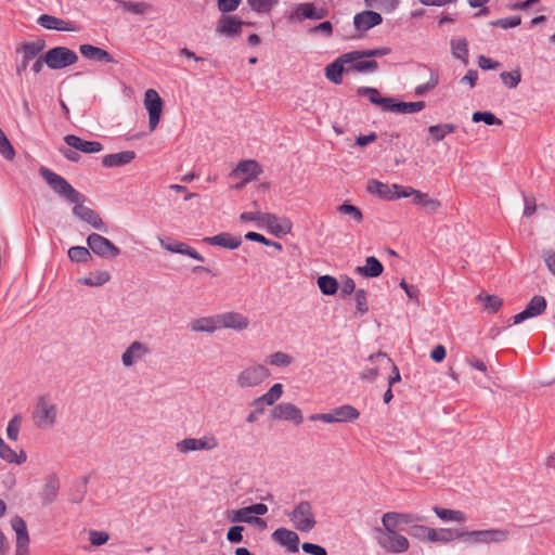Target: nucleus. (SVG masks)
<instances>
[{
    "label": "nucleus",
    "instance_id": "11",
    "mask_svg": "<svg viewBox=\"0 0 555 555\" xmlns=\"http://www.w3.org/2000/svg\"><path fill=\"white\" fill-rule=\"evenodd\" d=\"M144 106L149 113V127L154 131L160 120L164 101L154 89H149L144 94Z\"/></svg>",
    "mask_w": 555,
    "mask_h": 555
},
{
    "label": "nucleus",
    "instance_id": "4",
    "mask_svg": "<svg viewBox=\"0 0 555 555\" xmlns=\"http://www.w3.org/2000/svg\"><path fill=\"white\" fill-rule=\"evenodd\" d=\"M31 418L39 429H50L55 425L57 406L52 402L49 395H42L37 398L31 412Z\"/></svg>",
    "mask_w": 555,
    "mask_h": 555
},
{
    "label": "nucleus",
    "instance_id": "24",
    "mask_svg": "<svg viewBox=\"0 0 555 555\" xmlns=\"http://www.w3.org/2000/svg\"><path fill=\"white\" fill-rule=\"evenodd\" d=\"M383 23V16L372 10H365L360 13H357L353 17V25L354 28L364 33L369 29L378 26Z\"/></svg>",
    "mask_w": 555,
    "mask_h": 555
},
{
    "label": "nucleus",
    "instance_id": "3",
    "mask_svg": "<svg viewBox=\"0 0 555 555\" xmlns=\"http://www.w3.org/2000/svg\"><path fill=\"white\" fill-rule=\"evenodd\" d=\"M374 538L376 543L388 553L400 554L406 552L410 547L408 538L400 534L392 526L375 528Z\"/></svg>",
    "mask_w": 555,
    "mask_h": 555
},
{
    "label": "nucleus",
    "instance_id": "49",
    "mask_svg": "<svg viewBox=\"0 0 555 555\" xmlns=\"http://www.w3.org/2000/svg\"><path fill=\"white\" fill-rule=\"evenodd\" d=\"M472 120L474 122L482 121L488 126H493V125L501 126L503 124V121L500 118H498L493 113L488 112V111L475 112L472 116Z\"/></svg>",
    "mask_w": 555,
    "mask_h": 555
},
{
    "label": "nucleus",
    "instance_id": "53",
    "mask_svg": "<svg viewBox=\"0 0 555 555\" xmlns=\"http://www.w3.org/2000/svg\"><path fill=\"white\" fill-rule=\"evenodd\" d=\"M428 69L430 72L429 80L426 83L418 85L414 90V93L417 96L424 95L426 92L436 88V86L439 83L438 73L430 68H428Z\"/></svg>",
    "mask_w": 555,
    "mask_h": 555
},
{
    "label": "nucleus",
    "instance_id": "36",
    "mask_svg": "<svg viewBox=\"0 0 555 555\" xmlns=\"http://www.w3.org/2000/svg\"><path fill=\"white\" fill-rule=\"evenodd\" d=\"M383 271V263L374 256L367 257L364 266L356 268V272L364 278H377Z\"/></svg>",
    "mask_w": 555,
    "mask_h": 555
},
{
    "label": "nucleus",
    "instance_id": "47",
    "mask_svg": "<svg viewBox=\"0 0 555 555\" xmlns=\"http://www.w3.org/2000/svg\"><path fill=\"white\" fill-rule=\"evenodd\" d=\"M111 280L107 271H95L90 276L81 278L78 283L86 286H101Z\"/></svg>",
    "mask_w": 555,
    "mask_h": 555
},
{
    "label": "nucleus",
    "instance_id": "42",
    "mask_svg": "<svg viewBox=\"0 0 555 555\" xmlns=\"http://www.w3.org/2000/svg\"><path fill=\"white\" fill-rule=\"evenodd\" d=\"M317 284L320 292L325 296L335 295L339 288V284L336 278L328 274L319 276Z\"/></svg>",
    "mask_w": 555,
    "mask_h": 555
},
{
    "label": "nucleus",
    "instance_id": "44",
    "mask_svg": "<svg viewBox=\"0 0 555 555\" xmlns=\"http://www.w3.org/2000/svg\"><path fill=\"white\" fill-rule=\"evenodd\" d=\"M433 511L442 521L464 522L466 520L465 514L461 511L449 509L439 506H434Z\"/></svg>",
    "mask_w": 555,
    "mask_h": 555
},
{
    "label": "nucleus",
    "instance_id": "50",
    "mask_svg": "<svg viewBox=\"0 0 555 555\" xmlns=\"http://www.w3.org/2000/svg\"><path fill=\"white\" fill-rule=\"evenodd\" d=\"M500 78L508 89H515L521 81V72L519 68L512 72H502Z\"/></svg>",
    "mask_w": 555,
    "mask_h": 555
},
{
    "label": "nucleus",
    "instance_id": "46",
    "mask_svg": "<svg viewBox=\"0 0 555 555\" xmlns=\"http://www.w3.org/2000/svg\"><path fill=\"white\" fill-rule=\"evenodd\" d=\"M117 3L124 9L126 12H130L137 15H143L150 12L153 7L147 2H132L126 0H117Z\"/></svg>",
    "mask_w": 555,
    "mask_h": 555
},
{
    "label": "nucleus",
    "instance_id": "29",
    "mask_svg": "<svg viewBox=\"0 0 555 555\" xmlns=\"http://www.w3.org/2000/svg\"><path fill=\"white\" fill-rule=\"evenodd\" d=\"M37 23L50 30H59V31H76L77 27L70 23L66 22L60 17L49 15V14H42L38 17Z\"/></svg>",
    "mask_w": 555,
    "mask_h": 555
},
{
    "label": "nucleus",
    "instance_id": "59",
    "mask_svg": "<svg viewBox=\"0 0 555 555\" xmlns=\"http://www.w3.org/2000/svg\"><path fill=\"white\" fill-rule=\"evenodd\" d=\"M481 299V296H479ZM483 308L490 313H495L500 310L503 305V300L495 295H486L483 298Z\"/></svg>",
    "mask_w": 555,
    "mask_h": 555
},
{
    "label": "nucleus",
    "instance_id": "39",
    "mask_svg": "<svg viewBox=\"0 0 555 555\" xmlns=\"http://www.w3.org/2000/svg\"><path fill=\"white\" fill-rule=\"evenodd\" d=\"M456 539H459V529L451 528H431L428 535V541L430 542L448 543Z\"/></svg>",
    "mask_w": 555,
    "mask_h": 555
},
{
    "label": "nucleus",
    "instance_id": "63",
    "mask_svg": "<svg viewBox=\"0 0 555 555\" xmlns=\"http://www.w3.org/2000/svg\"><path fill=\"white\" fill-rule=\"evenodd\" d=\"M431 528L423 525H413L409 529V534L418 540H428Z\"/></svg>",
    "mask_w": 555,
    "mask_h": 555
},
{
    "label": "nucleus",
    "instance_id": "21",
    "mask_svg": "<svg viewBox=\"0 0 555 555\" xmlns=\"http://www.w3.org/2000/svg\"><path fill=\"white\" fill-rule=\"evenodd\" d=\"M159 244L165 250L169 253L185 255L201 262L205 261L204 256H202L195 248L189 246L183 242L175 241L171 238H159Z\"/></svg>",
    "mask_w": 555,
    "mask_h": 555
},
{
    "label": "nucleus",
    "instance_id": "52",
    "mask_svg": "<svg viewBox=\"0 0 555 555\" xmlns=\"http://www.w3.org/2000/svg\"><path fill=\"white\" fill-rule=\"evenodd\" d=\"M521 24L520 15H513L508 17H503L499 20L491 21L489 23L492 27H500L502 29L515 28Z\"/></svg>",
    "mask_w": 555,
    "mask_h": 555
},
{
    "label": "nucleus",
    "instance_id": "54",
    "mask_svg": "<svg viewBox=\"0 0 555 555\" xmlns=\"http://www.w3.org/2000/svg\"><path fill=\"white\" fill-rule=\"evenodd\" d=\"M427 195H428L427 193H423L412 186H403V185H402V190L400 192V198H406V197L413 196V203L417 206L423 205V202L425 201Z\"/></svg>",
    "mask_w": 555,
    "mask_h": 555
},
{
    "label": "nucleus",
    "instance_id": "23",
    "mask_svg": "<svg viewBox=\"0 0 555 555\" xmlns=\"http://www.w3.org/2000/svg\"><path fill=\"white\" fill-rule=\"evenodd\" d=\"M263 225L276 237H282L291 233L293 224L288 218H279L274 214H266Z\"/></svg>",
    "mask_w": 555,
    "mask_h": 555
},
{
    "label": "nucleus",
    "instance_id": "9",
    "mask_svg": "<svg viewBox=\"0 0 555 555\" xmlns=\"http://www.w3.org/2000/svg\"><path fill=\"white\" fill-rule=\"evenodd\" d=\"M218 440L212 435H206L202 438H184L176 443V449L180 453L192 451H211L218 447Z\"/></svg>",
    "mask_w": 555,
    "mask_h": 555
},
{
    "label": "nucleus",
    "instance_id": "25",
    "mask_svg": "<svg viewBox=\"0 0 555 555\" xmlns=\"http://www.w3.org/2000/svg\"><path fill=\"white\" fill-rule=\"evenodd\" d=\"M219 323L220 328H230L240 332L246 330L250 321L240 312L230 311L219 314Z\"/></svg>",
    "mask_w": 555,
    "mask_h": 555
},
{
    "label": "nucleus",
    "instance_id": "51",
    "mask_svg": "<svg viewBox=\"0 0 555 555\" xmlns=\"http://www.w3.org/2000/svg\"><path fill=\"white\" fill-rule=\"evenodd\" d=\"M364 1L367 7L379 9V10L384 11L385 13L393 12L400 3V0H364Z\"/></svg>",
    "mask_w": 555,
    "mask_h": 555
},
{
    "label": "nucleus",
    "instance_id": "6",
    "mask_svg": "<svg viewBox=\"0 0 555 555\" xmlns=\"http://www.w3.org/2000/svg\"><path fill=\"white\" fill-rule=\"evenodd\" d=\"M508 532L503 529H485V530H473L465 531L459 530V540L474 545V544H490L501 543L506 541Z\"/></svg>",
    "mask_w": 555,
    "mask_h": 555
},
{
    "label": "nucleus",
    "instance_id": "12",
    "mask_svg": "<svg viewBox=\"0 0 555 555\" xmlns=\"http://www.w3.org/2000/svg\"><path fill=\"white\" fill-rule=\"evenodd\" d=\"M245 24L247 23L236 15L222 14L216 24V33L228 38H236Z\"/></svg>",
    "mask_w": 555,
    "mask_h": 555
},
{
    "label": "nucleus",
    "instance_id": "1",
    "mask_svg": "<svg viewBox=\"0 0 555 555\" xmlns=\"http://www.w3.org/2000/svg\"><path fill=\"white\" fill-rule=\"evenodd\" d=\"M40 175L56 194L68 203L76 204L73 208V214L76 217L96 230L106 231V227L100 215L94 209L81 204V202L85 201V196L74 189L64 177L46 167L40 168Z\"/></svg>",
    "mask_w": 555,
    "mask_h": 555
},
{
    "label": "nucleus",
    "instance_id": "38",
    "mask_svg": "<svg viewBox=\"0 0 555 555\" xmlns=\"http://www.w3.org/2000/svg\"><path fill=\"white\" fill-rule=\"evenodd\" d=\"M453 57L460 60L465 66L468 64V42L465 38H453L450 41Z\"/></svg>",
    "mask_w": 555,
    "mask_h": 555
},
{
    "label": "nucleus",
    "instance_id": "18",
    "mask_svg": "<svg viewBox=\"0 0 555 555\" xmlns=\"http://www.w3.org/2000/svg\"><path fill=\"white\" fill-rule=\"evenodd\" d=\"M11 526L16 533L15 555H28L29 535L26 521L16 515L11 519Z\"/></svg>",
    "mask_w": 555,
    "mask_h": 555
},
{
    "label": "nucleus",
    "instance_id": "5",
    "mask_svg": "<svg viewBox=\"0 0 555 555\" xmlns=\"http://www.w3.org/2000/svg\"><path fill=\"white\" fill-rule=\"evenodd\" d=\"M287 516L299 532H310L317 526L313 508L309 501L298 502Z\"/></svg>",
    "mask_w": 555,
    "mask_h": 555
},
{
    "label": "nucleus",
    "instance_id": "48",
    "mask_svg": "<svg viewBox=\"0 0 555 555\" xmlns=\"http://www.w3.org/2000/svg\"><path fill=\"white\" fill-rule=\"evenodd\" d=\"M89 249V247L73 246L68 249L67 255L73 262L86 263L92 258Z\"/></svg>",
    "mask_w": 555,
    "mask_h": 555
},
{
    "label": "nucleus",
    "instance_id": "60",
    "mask_svg": "<svg viewBox=\"0 0 555 555\" xmlns=\"http://www.w3.org/2000/svg\"><path fill=\"white\" fill-rule=\"evenodd\" d=\"M0 154L8 160H12L15 156V151L7 138L5 133L0 129Z\"/></svg>",
    "mask_w": 555,
    "mask_h": 555
},
{
    "label": "nucleus",
    "instance_id": "57",
    "mask_svg": "<svg viewBox=\"0 0 555 555\" xmlns=\"http://www.w3.org/2000/svg\"><path fill=\"white\" fill-rule=\"evenodd\" d=\"M268 363L279 367L288 366L293 362V358L282 351H276L270 354L267 359Z\"/></svg>",
    "mask_w": 555,
    "mask_h": 555
},
{
    "label": "nucleus",
    "instance_id": "62",
    "mask_svg": "<svg viewBox=\"0 0 555 555\" xmlns=\"http://www.w3.org/2000/svg\"><path fill=\"white\" fill-rule=\"evenodd\" d=\"M333 24L330 21H324L320 23L319 25H315L309 29V34H322L326 38H330L333 35Z\"/></svg>",
    "mask_w": 555,
    "mask_h": 555
},
{
    "label": "nucleus",
    "instance_id": "34",
    "mask_svg": "<svg viewBox=\"0 0 555 555\" xmlns=\"http://www.w3.org/2000/svg\"><path fill=\"white\" fill-rule=\"evenodd\" d=\"M46 40L42 38H37L34 41H24L17 48L16 52L21 53L23 57L33 61L34 59H38L40 53L46 48Z\"/></svg>",
    "mask_w": 555,
    "mask_h": 555
},
{
    "label": "nucleus",
    "instance_id": "14",
    "mask_svg": "<svg viewBox=\"0 0 555 555\" xmlns=\"http://www.w3.org/2000/svg\"><path fill=\"white\" fill-rule=\"evenodd\" d=\"M364 50H352L345 53L346 56H351L354 60L347 62V74L349 73H375L378 69V63L374 60H366L367 57H358Z\"/></svg>",
    "mask_w": 555,
    "mask_h": 555
},
{
    "label": "nucleus",
    "instance_id": "45",
    "mask_svg": "<svg viewBox=\"0 0 555 555\" xmlns=\"http://www.w3.org/2000/svg\"><path fill=\"white\" fill-rule=\"evenodd\" d=\"M455 130L456 126L454 124H439L428 128L429 135L434 142L442 141L449 133H453Z\"/></svg>",
    "mask_w": 555,
    "mask_h": 555
},
{
    "label": "nucleus",
    "instance_id": "17",
    "mask_svg": "<svg viewBox=\"0 0 555 555\" xmlns=\"http://www.w3.org/2000/svg\"><path fill=\"white\" fill-rule=\"evenodd\" d=\"M546 299L543 296L535 295L521 312L513 317V323L519 324L528 319L541 315L546 310Z\"/></svg>",
    "mask_w": 555,
    "mask_h": 555
},
{
    "label": "nucleus",
    "instance_id": "22",
    "mask_svg": "<svg viewBox=\"0 0 555 555\" xmlns=\"http://www.w3.org/2000/svg\"><path fill=\"white\" fill-rule=\"evenodd\" d=\"M330 14V11L324 8H317L314 3L312 2H302L299 3L294 13L293 17H295L298 21L302 20H323Z\"/></svg>",
    "mask_w": 555,
    "mask_h": 555
},
{
    "label": "nucleus",
    "instance_id": "64",
    "mask_svg": "<svg viewBox=\"0 0 555 555\" xmlns=\"http://www.w3.org/2000/svg\"><path fill=\"white\" fill-rule=\"evenodd\" d=\"M542 258L550 272L555 276V250L544 249L542 251Z\"/></svg>",
    "mask_w": 555,
    "mask_h": 555
},
{
    "label": "nucleus",
    "instance_id": "26",
    "mask_svg": "<svg viewBox=\"0 0 555 555\" xmlns=\"http://www.w3.org/2000/svg\"><path fill=\"white\" fill-rule=\"evenodd\" d=\"M150 351V348L141 341L131 343L121 356L122 365L125 367L132 366L134 363L147 356Z\"/></svg>",
    "mask_w": 555,
    "mask_h": 555
},
{
    "label": "nucleus",
    "instance_id": "43",
    "mask_svg": "<svg viewBox=\"0 0 555 555\" xmlns=\"http://www.w3.org/2000/svg\"><path fill=\"white\" fill-rule=\"evenodd\" d=\"M334 415L337 423H347L356 421L360 412L352 405L344 404L334 409Z\"/></svg>",
    "mask_w": 555,
    "mask_h": 555
},
{
    "label": "nucleus",
    "instance_id": "8",
    "mask_svg": "<svg viewBox=\"0 0 555 555\" xmlns=\"http://www.w3.org/2000/svg\"><path fill=\"white\" fill-rule=\"evenodd\" d=\"M270 376V371L262 364H253L243 369L237 377L236 384L241 388H251L260 385Z\"/></svg>",
    "mask_w": 555,
    "mask_h": 555
},
{
    "label": "nucleus",
    "instance_id": "19",
    "mask_svg": "<svg viewBox=\"0 0 555 555\" xmlns=\"http://www.w3.org/2000/svg\"><path fill=\"white\" fill-rule=\"evenodd\" d=\"M354 60L353 57L346 56V54L339 55L332 63L327 64L324 68V75L326 79L335 85L343 82L344 74H347V62Z\"/></svg>",
    "mask_w": 555,
    "mask_h": 555
},
{
    "label": "nucleus",
    "instance_id": "7",
    "mask_svg": "<svg viewBox=\"0 0 555 555\" xmlns=\"http://www.w3.org/2000/svg\"><path fill=\"white\" fill-rule=\"evenodd\" d=\"M43 61H47V66L50 69L57 70L77 63L78 55L72 49L59 46L44 52Z\"/></svg>",
    "mask_w": 555,
    "mask_h": 555
},
{
    "label": "nucleus",
    "instance_id": "13",
    "mask_svg": "<svg viewBox=\"0 0 555 555\" xmlns=\"http://www.w3.org/2000/svg\"><path fill=\"white\" fill-rule=\"evenodd\" d=\"M366 190L370 194L376 195L384 201H396L400 198L402 185L397 183L388 184L371 179L367 182Z\"/></svg>",
    "mask_w": 555,
    "mask_h": 555
},
{
    "label": "nucleus",
    "instance_id": "16",
    "mask_svg": "<svg viewBox=\"0 0 555 555\" xmlns=\"http://www.w3.org/2000/svg\"><path fill=\"white\" fill-rule=\"evenodd\" d=\"M273 420H283L300 425L304 422L301 410L295 404L289 402H283L273 408L271 411Z\"/></svg>",
    "mask_w": 555,
    "mask_h": 555
},
{
    "label": "nucleus",
    "instance_id": "32",
    "mask_svg": "<svg viewBox=\"0 0 555 555\" xmlns=\"http://www.w3.org/2000/svg\"><path fill=\"white\" fill-rule=\"evenodd\" d=\"M203 242L211 246H220L228 249H236L242 244L241 237L233 236L228 232H221L215 236H206L203 238Z\"/></svg>",
    "mask_w": 555,
    "mask_h": 555
},
{
    "label": "nucleus",
    "instance_id": "40",
    "mask_svg": "<svg viewBox=\"0 0 555 555\" xmlns=\"http://www.w3.org/2000/svg\"><path fill=\"white\" fill-rule=\"evenodd\" d=\"M249 511V506L233 511L232 515L230 516L231 521L255 524L264 527L266 521L260 517L253 516Z\"/></svg>",
    "mask_w": 555,
    "mask_h": 555
},
{
    "label": "nucleus",
    "instance_id": "55",
    "mask_svg": "<svg viewBox=\"0 0 555 555\" xmlns=\"http://www.w3.org/2000/svg\"><path fill=\"white\" fill-rule=\"evenodd\" d=\"M337 210L340 214L350 216L356 222L360 223L363 221V214L354 205L349 204L348 202H344L341 205L338 206Z\"/></svg>",
    "mask_w": 555,
    "mask_h": 555
},
{
    "label": "nucleus",
    "instance_id": "28",
    "mask_svg": "<svg viewBox=\"0 0 555 555\" xmlns=\"http://www.w3.org/2000/svg\"><path fill=\"white\" fill-rule=\"evenodd\" d=\"M60 481L55 474L48 475L40 492L41 504L48 506L52 504L59 494Z\"/></svg>",
    "mask_w": 555,
    "mask_h": 555
},
{
    "label": "nucleus",
    "instance_id": "37",
    "mask_svg": "<svg viewBox=\"0 0 555 555\" xmlns=\"http://www.w3.org/2000/svg\"><path fill=\"white\" fill-rule=\"evenodd\" d=\"M218 328H220L219 314L203 317L191 323V330L193 332L214 333Z\"/></svg>",
    "mask_w": 555,
    "mask_h": 555
},
{
    "label": "nucleus",
    "instance_id": "58",
    "mask_svg": "<svg viewBox=\"0 0 555 555\" xmlns=\"http://www.w3.org/2000/svg\"><path fill=\"white\" fill-rule=\"evenodd\" d=\"M247 3L257 13H269L278 0H247Z\"/></svg>",
    "mask_w": 555,
    "mask_h": 555
},
{
    "label": "nucleus",
    "instance_id": "61",
    "mask_svg": "<svg viewBox=\"0 0 555 555\" xmlns=\"http://www.w3.org/2000/svg\"><path fill=\"white\" fill-rule=\"evenodd\" d=\"M354 300L357 310L361 314H365L369 311L366 292L364 289H357L354 293Z\"/></svg>",
    "mask_w": 555,
    "mask_h": 555
},
{
    "label": "nucleus",
    "instance_id": "33",
    "mask_svg": "<svg viewBox=\"0 0 555 555\" xmlns=\"http://www.w3.org/2000/svg\"><path fill=\"white\" fill-rule=\"evenodd\" d=\"M261 172V166L254 159L241 160L233 170L234 176H244L245 183L256 179Z\"/></svg>",
    "mask_w": 555,
    "mask_h": 555
},
{
    "label": "nucleus",
    "instance_id": "10",
    "mask_svg": "<svg viewBox=\"0 0 555 555\" xmlns=\"http://www.w3.org/2000/svg\"><path fill=\"white\" fill-rule=\"evenodd\" d=\"M88 247L102 258H116L120 255V249L108 238L98 233H91L87 237Z\"/></svg>",
    "mask_w": 555,
    "mask_h": 555
},
{
    "label": "nucleus",
    "instance_id": "31",
    "mask_svg": "<svg viewBox=\"0 0 555 555\" xmlns=\"http://www.w3.org/2000/svg\"><path fill=\"white\" fill-rule=\"evenodd\" d=\"M369 361L371 363H379V366H384V369H391L392 374L388 378V386L392 387L395 384L401 380V375L398 366L392 362V360L384 352H377L371 354L369 357Z\"/></svg>",
    "mask_w": 555,
    "mask_h": 555
},
{
    "label": "nucleus",
    "instance_id": "41",
    "mask_svg": "<svg viewBox=\"0 0 555 555\" xmlns=\"http://www.w3.org/2000/svg\"><path fill=\"white\" fill-rule=\"evenodd\" d=\"M88 477H82L73 482L69 491V501L74 504H79L83 501L88 491Z\"/></svg>",
    "mask_w": 555,
    "mask_h": 555
},
{
    "label": "nucleus",
    "instance_id": "30",
    "mask_svg": "<svg viewBox=\"0 0 555 555\" xmlns=\"http://www.w3.org/2000/svg\"><path fill=\"white\" fill-rule=\"evenodd\" d=\"M79 52L87 60H91V61H95V62H103V63H115L116 62L115 59L113 57V55L108 51H106L102 48L89 44V43L80 44Z\"/></svg>",
    "mask_w": 555,
    "mask_h": 555
},
{
    "label": "nucleus",
    "instance_id": "35",
    "mask_svg": "<svg viewBox=\"0 0 555 555\" xmlns=\"http://www.w3.org/2000/svg\"><path fill=\"white\" fill-rule=\"evenodd\" d=\"M134 158V151H122L104 156L102 158V165L106 168L121 167L131 163Z\"/></svg>",
    "mask_w": 555,
    "mask_h": 555
},
{
    "label": "nucleus",
    "instance_id": "2",
    "mask_svg": "<svg viewBox=\"0 0 555 555\" xmlns=\"http://www.w3.org/2000/svg\"><path fill=\"white\" fill-rule=\"evenodd\" d=\"M357 94L359 96H367L372 104L380 106L385 112L414 114L421 112L426 106L424 101L402 102L392 96H382L379 91L373 87H359Z\"/></svg>",
    "mask_w": 555,
    "mask_h": 555
},
{
    "label": "nucleus",
    "instance_id": "56",
    "mask_svg": "<svg viewBox=\"0 0 555 555\" xmlns=\"http://www.w3.org/2000/svg\"><path fill=\"white\" fill-rule=\"evenodd\" d=\"M22 427V415L15 414L8 424L7 436L10 440L16 441Z\"/></svg>",
    "mask_w": 555,
    "mask_h": 555
},
{
    "label": "nucleus",
    "instance_id": "20",
    "mask_svg": "<svg viewBox=\"0 0 555 555\" xmlns=\"http://www.w3.org/2000/svg\"><path fill=\"white\" fill-rule=\"evenodd\" d=\"M425 517L415 513L387 512L382 517L383 526H392L399 530L401 525H410L424 521Z\"/></svg>",
    "mask_w": 555,
    "mask_h": 555
},
{
    "label": "nucleus",
    "instance_id": "27",
    "mask_svg": "<svg viewBox=\"0 0 555 555\" xmlns=\"http://www.w3.org/2000/svg\"><path fill=\"white\" fill-rule=\"evenodd\" d=\"M64 142L76 151L93 154L103 150V145L99 141H86L78 135L67 134L64 137Z\"/></svg>",
    "mask_w": 555,
    "mask_h": 555
},
{
    "label": "nucleus",
    "instance_id": "15",
    "mask_svg": "<svg viewBox=\"0 0 555 555\" xmlns=\"http://www.w3.org/2000/svg\"><path fill=\"white\" fill-rule=\"evenodd\" d=\"M271 539L279 545L285 547L289 553H297L299 551V535L291 529L280 527L272 532Z\"/></svg>",
    "mask_w": 555,
    "mask_h": 555
}]
</instances>
